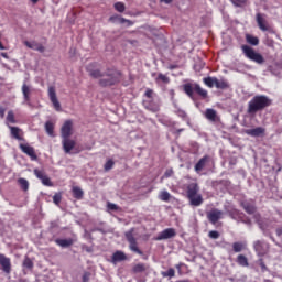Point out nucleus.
<instances>
[{
  "label": "nucleus",
  "mask_w": 282,
  "mask_h": 282,
  "mask_svg": "<svg viewBox=\"0 0 282 282\" xmlns=\"http://www.w3.org/2000/svg\"><path fill=\"white\" fill-rule=\"evenodd\" d=\"M88 72L91 78H100L99 79L100 87H112V85H118L122 76L120 72L111 68H108L104 73L100 69H89V68H88Z\"/></svg>",
  "instance_id": "nucleus-1"
},
{
  "label": "nucleus",
  "mask_w": 282,
  "mask_h": 282,
  "mask_svg": "<svg viewBox=\"0 0 282 282\" xmlns=\"http://www.w3.org/2000/svg\"><path fill=\"white\" fill-rule=\"evenodd\" d=\"M272 99H270L265 95H256L249 102L247 108V113L249 116H254L259 113V111H263V109H268L271 107Z\"/></svg>",
  "instance_id": "nucleus-2"
},
{
  "label": "nucleus",
  "mask_w": 282,
  "mask_h": 282,
  "mask_svg": "<svg viewBox=\"0 0 282 282\" xmlns=\"http://www.w3.org/2000/svg\"><path fill=\"white\" fill-rule=\"evenodd\" d=\"M186 195L187 199H189L191 206H202L204 204V198L202 194H199V184L189 183L186 185Z\"/></svg>",
  "instance_id": "nucleus-3"
},
{
  "label": "nucleus",
  "mask_w": 282,
  "mask_h": 282,
  "mask_svg": "<svg viewBox=\"0 0 282 282\" xmlns=\"http://www.w3.org/2000/svg\"><path fill=\"white\" fill-rule=\"evenodd\" d=\"M183 90L186 96H188V98H191L192 100H195V94H197V96H200V98H208V91L202 88L199 84H184Z\"/></svg>",
  "instance_id": "nucleus-4"
},
{
  "label": "nucleus",
  "mask_w": 282,
  "mask_h": 282,
  "mask_svg": "<svg viewBox=\"0 0 282 282\" xmlns=\"http://www.w3.org/2000/svg\"><path fill=\"white\" fill-rule=\"evenodd\" d=\"M242 54L248 58L249 61H252L253 63H257V65H263L265 63V58L261 53H258L249 45L243 44L241 46Z\"/></svg>",
  "instance_id": "nucleus-5"
},
{
  "label": "nucleus",
  "mask_w": 282,
  "mask_h": 282,
  "mask_svg": "<svg viewBox=\"0 0 282 282\" xmlns=\"http://www.w3.org/2000/svg\"><path fill=\"white\" fill-rule=\"evenodd\" d=\"M133 232H135V229L131 228L124 234V237L129 243V250L131 252H134V254H139L140 257H142L144 252L138 246V239L135 238V236H133Z\"/></svg>",
  "instance_id": "nucleus-6"
},
{
  "label": "nucleus",
  "mask_w": 282,
  "mask_h": 282,
  "mask_svg": "<svg viewBox=\"0 0 282 282\" xmlns=\"http://www.w3.org/2000/svg\"><path fill=\"white\" fill-rule=\"evenodd\" d=\"M0 267L6 276L12 274V260L3 253H0Z\"/></svg>",
  "instance_id": "nucleus-7"
},
{
  "label": "nucleus",
  "mask_w": 282,
  "mask_h": 282,
  "mask_svg": "<svg viewBox=\"0 0 282 282\" xmlns=\"http://www.w3.org/2000/svg\"><path fill=\"white\" fill-rule=\"evenodd\" d=\"M256 22L261 32H272V25H270V22L265 19V13H257Z\"/></svg>",
  "instance_id": "nucleus-8"
},
{
  "label": "nucleus",
  "mask_w": 282,
  "mask_h": 282,
  "mask_svg": "<svg viewBox=\"0 0 282 282\" xmlns=\"http://www.w3.org/2000/svg\"><path fill=\"white\" fill-rule=\"evenodd\" d=\"M47 94L55 111H63V108L61 107V101H58V96L56 95V87L50 86L47 89Z\"/></svg>",
  "instance_id": "nucleus-9"
},
{
  "label": "nucleus",
  "mask_w": 282,
  "mask_h": 282,
  "mask_svg": "<svg viewBox=\"0 0 282 282\" xmlns=\"http://www.w3.org/2000/svg\"><path fill=\"white\" fill-rule=\"evenodd\" d=\"M19 149L20 151H22V153H25V155L31 158L33 162H36V160H39V156L36 155V151L32 145L20 143Z\"/></svg>",
  "instance_id": "nucleus-10"
},
{
  "label": "nucleus",
  "mask_w": 282,
  "mask_h": 282,
  "mask_svg": "<svg viewBox=\"0 0 282 282\" xmlns=\"http://www.w3.org/2000/svg\"><path fill=\"white\" fill-rule=\"evenodd\" d=\"M253 250H256L258 257H265L268 254V243L263 240H257L253 242Z\"/></svg>",
  "instance_id": "nucleus-11"
},
{
  "label": "nucleus",
  "mask_w": 282,
  "mask_h": 282,
  "mask_svg": "<svg viewBox=\"0 0 282 282\" xmlns=\"http://www.w3.org/2000/svg\"><path fill=\"white\" fill-rule=\"evenodd\" d=\"M74 129V122L72 120H66L61 128V137L63 139L72 138Z\"/></svg>",
  "instance_id": "nucleus-12"
},
{
  "label": "nucleus",
  "mask_w": 282,
  "mask_h": 282,
  "mask_svg": "<svg viewBox=\"0 0 282 282\" xmlns=\"http://www.w3.org/2000/svg\"><path fill=\"white\" fill-rule=\"evenodd\" d=\"M177 232L173 228H166L163 231L159 232L155 240L156 241H164L166 239H173Z\"/></svg>",
  "instance_id": "nucleus-13"
},
{
  "label": "nucleus",
  "mask_w": 282,
  "mask_h": 282,
  "mask_svg": "<svg viewBox=\"0 0 282 282\" xmlns=\"http://www.w3.org/2000/svg\"><path fill=\"white\" fill-rule=\"evenodd\" d=\"M224 215V212L219 209H212L210 212L207 213V219L210 224L215 225L219 219H221Z\"/></svg>",
  "instance_id": "nucleus-14"
},
{
  "label": "nucleus",
  "mask_w": 282,
  "mask_h": 282,
  "mask_svg": "<svg viewBox=\"0 0 282 282\" xmlns=\"http://www.w3.org/2000/svg\"><path fill=\"white\" fill-rule=\"evenodd\" d=\"M142 105L147 111H151L152 113L160 111V104L155 102L153 99L143 100Z\"/></svg>",
  "instance_id": "nucleus-15"
},
{
  "label": "nucleus",
  "mask_w": 282,
  "mask_h": 282,
  "mask_svg": "<svg viewBox=\"0 0 282 282\" xmlns=\"http://www.w3.org/2000/svg\"><path fill=\"white\" fill-rule=\"evenodd\" d=\"M34 175L37 177V180H41V182L44 186H54V183H52V180H50L48 176L45 175V172H43L39 169H35Z\"/></svg>",
  "instance_id": "nucleus-16"
},
{
  "label": "nucleus",
  "mask_w": 282,
  "mask_h": 282,
  "mask_svg": "<svg viewBox=\"0 0 282 282\" xmlns=\"http://www.w3.org/2000/svg\"><path fill=\"white\" fill-rule=\"evenodd\" d=\"M246 135H250L251 138H261V135H265V128L257 127L253 129L245 130Z\"/></svg>",
  "instance_id": "nucleus-17"
},
{
  "label": "nucleus",
  "mask_w": 282,
  "mask_h": 282,
  "mask_svg": "<svg viewBox=\"0 0 282 282\" xmlns=\"http://www.w3.org/2000/svg\"><path fill=\"white\" fill-rule=\"evenodd\" d=\"M9 129L11 138H13L14 140H19L20 142H25V139L23 138V130H21V128L10 126Z\"/></svg>",
  "instance_id": "nucleus-18"
},
{
  "label": "nucleus",
  "mask_w": 282,
  "mask_h": 282,
  "mask_svg": "<svg viewBox=\"0 0 282 282\" xmlns=\"http://www.w3.org/2000/svg\"><path fill=\"white\" fill-rule=\"evenodd\" d=\"M62 147L64 149V153H72L74 151V148L76 147V141L69 138L62 140Z\"/></svg>",
  "instance_id": "nucleus-19"
},
{
  "label": "nucleus",
  "mask_w": 282,
  "mask_h": 282,
  "mask_svg": "<svg viewBox=\"0 0 282 282\" xmlns=\"http://www.w3.org/2000/svg\"><path fill=\"white\" fill-rule=\"evenodd\" d=\"M30 94H32V88L30 87V85H26L25 83H23L22 95L24 98V102H26L28 107H32V99L30 97Z\"/></svg>",
  "instance_id": "nucleus-20"
},
{
  "label": "nucleus",
  "mask_w": 282,
  "mask_h": 282,
  "mask_svg": "<svg viewBox=\"0 0 282 282\" xmlns=\"http://www.w3.org/2000/svg\"><path fill=\"white\" fill-rule=\"evenodd\" d=\"M241 206L248 215H254L257 213V206L250 200H243Z\"/></svg>",
  "instance_id": "nucleus-21"
},
{
  "label": "nucleus",
  "mask_w": 282,
  "mask_h": 282,
  "mask_svg": "<svg viewBox=\"0 0 282 282\" xmlns=\"http://www.w3.org/2000/svg\"><path fill=\"white\" fill-rule=\"evenodd\" d=\"M24 45L29 47V50H35V52H40L41 54L45 52V46L41 43L24 41Z\"/></svg>",
  "instance_id": "nucleus-22"
},
{
  "label": "nucleus",
  "mask_w": 282,
  "mask_h": 282,
  "mask_svg": "<svg viewBox=\"0 0 282 282\" xmlns=\"http://www.w3.org/2000/svg\"><path fill=\"white\" fill-rule=\"evenodd\" d=\"M22 268H23V274H28L29 272H32L34 270V261L30 258H24L22 262Z\"/></svg>",
  "instance_id": "nucleus-23"
},
{
  "label": "nucleus",
  "mask_w": 282,
  "mask_h": 282,
  "mask_svg": "<svg viewBox=\"0 0 282 282\" xmlns=\"http://www.w3.org/2000/svg\"><path fill=\"white\" fill-rule=\"evenodd\" d=\"M208 160H210V156L208 155H205L202 159H199V161L194 166V170L196 171V173H200V171H204V169L206 167V164H208Z\"/></svg>",
  "instance_id": "nucleus-24"
},
{
  "label": "nucleus",
  "mask_w": 282,
  "mask_h": 282,
  "mask_svg": "<svg viewBox=\"0 0 282 282\" xmlns=\"http://www.w3.org/2000/svg\"><path fill=\"white\" fill-rule=\"evenodd\" d=\"M110 23H116V21H119V23L124 24L128 23V25H133V22L131 20L124 19L118 14L111 15L109 18Z\"/></svg>",
  "instance_id": "nucleus-25"
},
{
  "label": "nucleus",
  "mask_w": 282,
  "mask_h": 282,
  "mask_svg": "<svg viewBox=\"0 0 282 282\" xmlns=\"http://www.w3.org/2000/svg\"><path fill=\"white\" fill-rule=\"evenodd\" d=\"M111 259L112 263H120V261H127V254L123 251H116Z\"/></svg>",
  "instance_id": "nucleus-26"
},
{
  "label": "nucleus",
  "mask_w": 282,
  "mask_h": 282,
  "mask_svg": "<svg viewBox=\"0 0 282 282\" xmlns=\"http://www.w3.org/2000/svg\"><path fill=\"white\" fill-rule=\"evenodd\" d=\"M55 243L61 248H70V246H74V239H56Z\"/></svg>",
  "instance_id": "nucleus-27"
},
{
  "label": "nucleus",
  "mask_w": 282,
  "mask_h": 282,
  "mask_svg": "<svg viewBox=\"0 0 282 282\" xmlns=\"http://www.w3.org/2000/svg\"><path fill=\"white\" fill-rule=\"evenodd\" d=\"M205 118L210 120V122H217V111L215 109L208 108L205 111Z\"/></svg>",
  "instance_id": "nucleus-28"
},
{
  "label": "nucleus",
  "mask_w": 282,
  "mask_h": 282,
  "mask_svg": "<svg viewBox=\"0 0 282 282\" xmlns=\"http://www.w3.org/2000/svg\"><path fill=\"white\" fill-rule=\"evenodd\" d=\"M72 193H73V197L78 200L83 199V197L85 196V192H83V188L78 186H73Z\"/></svg>",
  "instance_id": "nucleus-29"
},
{
  "label": "nucleus",
  "mask_w": 282,
  "mask_h": 282,
  "mask_svg": "<svg viewBox=\"0 0 282 282\" xmlns=\"http://www.w3.org/2000/svg\"><path fill=\"white\" fill-rule=\"evenodd\" d=\"M236 261L238 265H241V268H248V265H250V263L248 262V258L243 254H239Z\"/></svg>",
  "instance_id": "nucleus-30"
},
{
  "label": "nucleus",
  "mask_w": 282,
  "mask_h": 282,
  "mask_svg": "<svg viewBox=\"0 0 282 282\" xmlns=\"http://www.w3.org/2000/svg\"><path fill=\"white\" fill-rule=\"evenodd\" d=\"M215 87L216 89H228L229 85H228V82H226L225 79L216 78Z\"/></svg>",
  "instance_id": "nucleus-31"
},
{
  "label": "nucleus",
  "mask_w": 282,
  "mask_h": 282,
  "mask_svg": "<svg viewBox=\"0 0 282 282\" xmlns=\"http://www.w3.org/2000/svg\"><path fill=\"white\" fill-rule=\"evenodd\" d=\"M155 83H164L165 85H169V83H171V78H169V76L160 73L155 78Z\"/></svg>",
  "instance_id": "nucleus-32"
},
{
  "label": "nucleus",
  "mask_w": 282,
  "mask_h": 282,
  "mask_svg": "<svg viewBox=\"0 0 282 282\" xmlns=\"http://www.w3.org/2000/svg\"><path fill=\"white\" fill-rule=\"evenodd\" d=\"M132 272L140 274V272H147V265L144 263H138L132 268Z\"/></svg>",
  "instance_id": "nucleus-33"
},
{
  "label": "nucleus",
  "mask_w": 282,
  "mask_h": 282,
  "mask_svg": "<svg viewBox=\"0 0 282 282\" xmlns=\"http://www.w3.org/2000/svg\"><path fill=\"white\" fill-rule=\"evenodd\" d=\"M246 41H247V43H249V45H254V46L259 45V37H257V36L247 34Z\"/></svg>",
  "instance_id": "nucleus-34"
},
{
  "label": "nucleus",
  "mask_w": 282,
  "mask_h": 282,
  "mask_svg": "<svg viewBox=\"0 0 282 282\" xmlns=\"http://www.w3.org/2000/svg\"><path fill=\"white\" fill-rule=\"evenodd\" d=\"M217 80V77H205L203 79V83L209 87L210 89H213V87L215 86V83Z\"/></svg>",
  "instance_id": "nucleus-35"
},
{
  "label": "nucleus",
  "mask_w": 282,
  "mask_h": 282,
  "mask_svg": "<svg viewBox=\"0 0 282 282\" xmlns=\"http://www.w3.org/2000/svg\"><path fill=\"white\" fill-rule=\"evenodd\" d=\"M161 275L163 279H173L175 276V269L170 268L167 271H162Z\"/></svg>",
  "instance_id": "nucleus-36"
},
{
  "label": "nucleus",
  "mask_w": 282,
  "mask_h": 282,
  "mask_svg": "<svg viewBox=\"0 0 282 282\" xmlns=\"http://www.w3.org/2000/svg\"><path fill=\"white\" fill-rule=\"evenodd\" d=\"M253 219H256V223L258 224L260 230H265V227L263 226V219H261V214L254 213L253 214Z\"/></svg>",
  "instance_id": "nucleus-37"
},
{
  "label": "nucleus",
  "mask_w": 282,
  "mask_h": 282,
  "mask_svg": "<svg viewBox=\"0 0 282 282\" xmlns=\"http://www.w3.org/2000/svg\"><path fill=\"white\" fill-rule=\"evenodd\" d=\"M45 131L48 135L54 137V123L52 121L45 123Z\"/></svg>",
  "instance_id": "nucleus-38"
},
{
  "label": "nucleus",
  "mask_w": 282,
  "mask_h": 282,
  "mask_svg": "<svg viewBox=\"0 0 282 282\" xmlns=\"http://www.w3.org/2000/svg\"><path fill=\"white\" fill-rule=\"evenodd\" d=\"M113 8L117 12H120V13H122V12H124V10H127V6H124V2H116L113 4Z\"/></svg>",
  "instance_id": "nucleus-39"
},
{
  "label": "nucleus",
  "mask_w": 282,
  "mask_h": 282,
  "mask_svg": "<svg viewBox=\"0 0 282 282\" xmlns=\"http://www.w3.org/2000/svg\"><path fill=\"white\" fill-rule=\"evenodd\" d=\"M18 184H20L22 191H28V188H30V183L25 178H19Z\"/></svg>",
  "instance_id": "nucleus-40"
},
{
  "label": "nucleus",
  "mask_w": 282,
  "mask_h": 282,
  "mask_svg": "<svg viewBox=\"0 0 282 282\" xmlns=\"http://www.w3.org/2000/svg\"><path fill=\"white\" fill-rule=\"evenodd\" d=\"M61 202H63V194L55 193L53 196V203L55 204V206H61Z\"/></svg>",
  "instance_id": "nucleus-41"
},
{
  "label": "nucleus",
  "mask_w": 282,
  "mask_h": 282,
  "mask_svg": "<svg viewBox=\"0 0 282 282\" xmlns=\"http://www.w3.org/2000/svg\"><path fill=\"white\" fill-rule=\"evenodd\" d=\"M159 199H161V202H169L171 199V194L167 191H163L160 193Z\"/></svg>",
  "instance_id": "nucleus-42"
},
{
  "label": "nucleus",
  "mask_w": 282,
  "mask_h": 282,
  "mask_svg": "<svg viewBox=\"0 0 282 282\" xmlns=\"http://www.w3.org/2000/svg\"><path fill=\"white\" fill-rule=\"evenodd\" d=\"M230 2L236 8H245L246 3H248V0H230Z\"/></svg>",
  "instance_id": "nucleus-43"
},
{
  "label": "nucleus",
  "mask_w": 282,
  "mask_h": 282,
  "mask_svg": "<svg viewBox=\"0 0 282 282\" xmlns=\"http://www.w3.org/2000/svg\"><path fill=\"white\" fill-rule=\"evenodd\" d=\"M116 165V162H113V160L109 159L105 165H104V170L107 171H111V169H113V166Z\"/></svg>",
  "instance_id": "nucleus-44"
},
{
  "label": "nucleus",
  "mask_w": 282,
  "mask_h": 282,
  "mask_svg": "<svg viewBox=\"0 0 282 282\" xmlns=\"http://www.w3.org/2000/svg\"><path fill=\"white\" fill-rule=\"evenodd\" d=\"M8 122H11V124H17V119L14 118V112L10 110L7 115Z\"/></svg>",
  "instance_id": "nucleus-45"
},
{
  "label": "nucleus",
  "mask_w": 282,
  "mask_h": 282,
  "mask_svg": "<svg viewBox=\"0 0 282 282\" xmlns=\"http://www.w3.org/2000/svg\"><path fill=\"white\" fill-rule=\"evenodd\" d=\"M232 249H234V252H241V250H243V243H241V242H234Z\"/></svg>",
  "instance_id": "nucleus-46"
},
{
  "label": "nucleus",
  "mask_w": 282,
  "mask_h": 282,
  "mask_svg": "<svg viewBox=\"0 0 282 282\" xmlns=\"http://www.w3.org/2000/svg\"><path fill=\"white\" fill-rule=\"evenodd\" d=\"M208 238L209 239H219V231L217 230H212L208 232Z\"/></svg>",
  "instance_id": "nucleus-47"
},
{
  "label": "nucleus",
  "mask_w": 282,
  "mask_h": 282,
  "mask_svg": "<svg viewBox=\"0 0 282 282\" xmlns=\"http://www.w3.org/2000/svg\"><path fill=\"white\" fill-rule=\"evenodd\" d=\"M144 96L149 98L150 100H153V89L148 88L144 93Z\"/></svg>",
  "instance_id": "nucleus-48"
},
{
  "label": "nucleus",
  "mask_w": 282,
  "mask_h": 282,
  "mask_svg": "<svg viewBox=\"0 0 282 282\" xmlns=\"http://www.w3.org/2000/svg\"><path fill=\"white\" fill-rule=\"evenodd\" d=\"M173 169H169V170H166L165 171V173H164V175H163V177H162V180H164V177L165 178H169V177H173Z\"/></svg>",
  "instance_id": "nucleus-49"
},
{
  "label": "nucleus",
  "mask_w": 282,
  "mask_h": 282,
  "mask_svg": "<svg viewBox=\"0 0 282 282\" xmlns=\"http://www.w3.org/2000/svg\"><path fill=\"white\" fill-rule=\"evenodd\" d=\"M259 265H260L262 272H267L268 271V267L265 265V262L263 261V259L259 260Z\"/></svg>",
  "instance_id": "nucleus-50"
},
{
  "label": "nucleus",
  "mask_w": 282,
  "mask_h": 282,
  "mask_svg": "<svg viewBox=\"0 0 282 282\" xmlns=\"http://www.w3.org/2000/svg\"><path fill=\"white\" fill-rule=\"evenodd\" d=\"M90 276H91V273L85 272L83 275V282H89Z\"/></svg>",
  "instance_id": "nucleus-51"
},
{
  "label": "nucleus",
  "mask_w": 282,
  "mask_h": 282,
  "mask_svg": "<svg viewBox=\"0 0 282 282\" xmlns=\"http://www.w3.org/2000/svg\"><path fill=\"white\" fill-rule=\"evenodd\" d=\"M108 208H109V210H118V205H116L113 203H109Z\"/></svg>",
  "instance_id": "nucleus-52"
},
{
  "label": "nucleus",
  "mask_w": 282,
  "mask_h": 282,
  "mask_svg": "<svg viewBox=\"0 0 282 282\" xmlns=\"http://www.w3.org/2000/svg\"><path fill=\"white\" fill-rule=\"evenodd\" d=\"M0 118H6V108L3 106H0Z\"/></svg>",
  "instance_id": "nucleus-53"
},
{
  "label": "nucleus",
  "mask_w": 282,
  "mask_h": 282,
  "mask_svg": "<svg viewBox=\"0 0 282 282\" xmlns=\"http://www.w3.org/2000/svg\"><path fill=\"white\" fill-rule=\"evenodd\" d=\"M160 1H161V3H166V4L173 3V0H160Z\"/></svg>",
  "instance_id": "nucleus-54"
},
{
  "label": "nucleus",
  "mask_w": 282,
  "mask_h": 282,
  "mask_svg": "<svg viewBox=\"0 0 282 282\" xmlns=\"http://www.w3.org/2000/svg\"><path fill=\"white\" fill-rule=\"evenodd\" d=\"M1 56H2L3 58H8V53H1Z\"/></svg>",
  "instance_id": "nucleus-55"
},
{
  "label": "nucleus",
  "mask_w": 282,
  "mask_h": 282,
  "mask_svg": "<svg viewBox=\"0 0 282 282\" xmlns=\"http://www.w3.org/2000/svg\"><path fill=\"white\" fill-rule=\"evenodd\" d=\"M276 235L280 237V235H282V230H281V229H278V230H276Z\"/></svg>",
  "instance_id": "nucleus-56"
},
{
  "label": "nucleus",
  "mask_w": 282,
  "mask_h": 282,
  "mask_svg": "<svg viewBox=\"0 0 282 282\" xmlns=\"http://www.w3.org/2000/svg\"><path fill=\"white\" fill-rule=\"evenodd\" d=\"M176 282H191L189 280H178Z\"/></svg>",
  "instance_id": "nucleus-57"
},
{
  "label": "nucleus",
  "mask_w": 282,
  "mask_h": 282,
  "mask_svg": "<svg viewBox=\"0 0 282 282\" xmlns=\"http://www.w3.org/2000/svg\"><path fill=\"white\" fill-rule=\"evenodd\" d=\"M32 3H39V0H31Z\"/></svg>",
  "instance_id": "nucleus-58"
},
{
  "label": "nucleus",
  "mask_w": 282,
  "mask_h": 282,
  "mask_svg": "<svg viewBox=\"0 0 282 282\" xmlns=\"http://www.w3.org/2000/svg\"><path fill=\"white\" fill-rule=\"evenodd\" d=\"M262 226L264 227V230H265V228H268V226H265V224H263V220H262Z\"/></svg>",
  "instance_id": "nucleus-59"
},
{
  "label": "nucleus",
  "mask_w": 282,
  "mask_h": 282,
  "mask_svg": "<svg viewBox=\"0 0 282 282\" xmlns=\"http://www.w3.org/2000/svg\"><path fill=\"white\" fill-rule=\"evenodd\" d=\"M138 282H147V280H138Z\"/></svg>",
  "instance_id": "nucleus-60"
}]
</instances>
